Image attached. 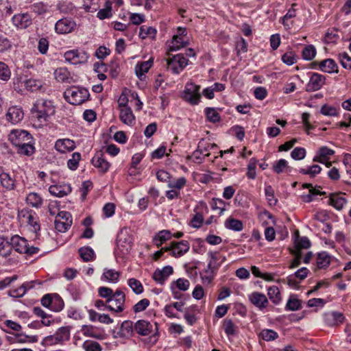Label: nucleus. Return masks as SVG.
I'll return each mask as SVG.
<instances>
[{
  "label": "nucleus",
  "mask_w": 351,
  "mask_h": 351,
  "mask_svg": "<svg viewBox=\"0 0 351 351\" xmlns=\"http://www.w3.org/2000/svg\"><path fill=\"white\" fill-rule=\"evenodd\" d=\"M80 257L84 262L93 261L95 258V254L93 250L90 247H82L78 250Z\"/></svg>",
  "instance_id": "37"
},
{
  "label": "nucleus",
  "mask_w": 351,
  "mask_h": 351,
  "mask_svg": "<svg viewBox=\"0 0 351 351\" xmlns=\"http://www.w3.org/2000/svg\"><path fill=\"white\" fill-rule=\"evenodd\" d=\"M30 10L38 14H43L49 11V6L47 4H45L43 2H38L34 3L30 6Z\"/></svg>",
  "instance_id": "49"
},
{
  "label": "nucleus",
  "mask_w": 351,
  "mask_h": 351,
  "mask_svg": "<svg viewBox=\"0 0 351 351\" xmlns=\"http://www.w3.org/2000/svg\"><path fill=\"white\" fill-rule=\"evenodd\" d=\"M288 163L285 159H280L276 161L273 165V170L276 173H280L285 171V169H288Z\"/></svg>",
  "instance_id": "60"
},
{
  "label": "nucleus",
  "mask_w": 351,
  "mask_h": 351,
  "mask_svg": "<svg viewBox=\"0 0 351 351\" xmlns=\"http://www.w3.org/2000/svg\"><path fill=\"white\" fill-rule=\"evenodd\" d=\"M302 308L301 302L294 295H291L285 306L287 311H295Z\"/></svg>",
  "instance_id": "40"
},
{
  "label": "nucleus",
  "mask_w": 351,
  "mask_h": 351,
  "mask_svg": "<svg viewBox=\"0 0 351 351\" xmlns=\"http://www.w3.org/2000/svg\"><path fill=\"white\" fill-rule=\"evenodd\" d=\"M153 64V60L149 59L147 61L138 62L135 66V73L141 80L145 77V73H147Z\"/></svg>",
  "instance_id": "24"
},
{
  "label": "nucleus",
  "mask_w": 351,
  "mask_h": 351,
  "mask_svg": "<svg viewBox=\"0 0 351 351\" xmlns=\"http://www.w3.org/2000/svg\"><path fill=\"white\" fill-rule=\"evenodd\" d=\"M18 152L21 154L29 156L34 153L35 148L32 143H23V144L18 147Z\"/></svg>",
  "instance_id": "47"
},
{
  "label": "nucleus",
  "mask_w": 351,
  "mask_h": 351,
  "mask_svg": "<svg viewBox=\"0 0 351 351\" xmlns=\"http://www.w3.org/2000/svg\"><path fill=\"white\" fill-rule=\"evenodd\" d=\"M250 302L259 310L265 308L269 304L266 295L262 293L254 291L248 296Z\"/></svg>",
  "instance_id": "14"
},
{
  "label": "nucleus",
  "mask_w": 351,
  "mask_h": 351,
  "mask_svg": "<svg viewBox=\"0 0 351 351\" xmlns=\"http://www.w3.org/2000/svg\"><path fill=\"white\" fill-rule=\"evenodd\" d=\"M13 25L18 29H26L32 24V19L28 13L17 14L12 16Z\"/></svg>",
  "instance_id": "12"
},
{
  "label": "nucleus",
  "mask_w": 351,
  "mask_h": 351,
  "mask_svg": "<svg viewBox=\"0 0 351 351\" xmlns=\"http://www.w3.org/2000/svg\"><path fill=\"white\" fill-rule=\"evenodd\" d=\"M81 160V154L79 152H74L71 155V158L67 161V166L71 170H76L78 167L79 162Z\"/></svg>",
  "instance_id": "50"
},
{
  "label": "nucleus",
  "mask_w": 351,
  "mask_h": 351,
  "mask_svg": "<svg viewBox=\"0 0 351 351\" xmlns=\"http://www.w3.org/2000/svg\"><path fill=\"white\" fill-rule=\"evenodd\" d=\"M156 34V29L152 27L143 25L140 27L139 37L145 39L147 37L154 38Z\"/></svg>",
  "instance_id": "44"
},
{
  "label": "nucleus",
  "mask_w": 351,
  "mask_h": 351,
  "mask_svg": "<svg viewBox=\"0 0 351 351\" xmlns=\"http://www.w3.org/2000/svg\"><path fill=\"white\" fill-rule=\"evenodd\" d=\"M120 276L121 274L119 271L113 269L105 268L101 276V280L115 284L119 282Z\"/></svg>",
  "instance_id": "26"
},
{
  "label": "nucleus",
  "mask_w": 351,
  "mask_h": 351,
  "mask_svg": "<svg viewBox=\"0 0 351 351\" xmlns=\"http://www.w3.org/2000/svg\"><path fill=\"white\" fill-rule=\"evenodd\" d=\"M55 228L60 232H65L71 226L72 221H61L59 219H56L55 221Z\"/></svg>",
  "instance_id": "55"
},
{
  "label": "nucleus",
  "mask_w": 351,
  "mask_h": 351,
  "mask_svg": "<svg viewBox=\"0 0 351 351\" xmlns=\"http://www.w3.org/2000/svg\"><path fill=\"white\" fill-rule=\"evenodd\" d=\"M320 113L328 117H335L338 114L337 109L335 107L327 104H324L322 106Z\"/></svg>",
  "instance_id": "62"
},
{
  "label": "nucleus",
  "mask_w": 351,
  "mask_h": 351,
  "mask_svg": "<svg viewBox=\"0 0 351 351\" xmlns=\"http://www.w3.org/2000/svg\"><path fill=\"white\" fill-rule=\"evenodd\" d=\"M173 269L171 266H165L162 269H157L153 274V279L160 285H162L165 281L173 274Z\"/></svg>",
  "instance_id": "17"
},
{
  "label": "nucleus",
  "mask_w": 351,
  "mask_h": 351,
  "mask_svg": "<svg viewBox=\"0 0 351 351\" xmlns=\"http://www.w3.org/2000/svg\"><path fill=\"white\" fill-rule=\"evenodd\" d=\"M169 249L170 254L175 257L179 258L187 253L190 249V243L188 241L182 240L181 241H172L167 246Z\"/></svg>",
  "instance_id": "9"
},
{
  "label": "nucleus",
  "mask_w": 351,
  "mask_h": 351,
  "mask_svg": "<svg viewBox=\"0 0 351 351\" xmlns=\"http://www.w3.org/2000/svg\"><path fill=\"white\" fill-rule=\"evenodd\" d=\"M322 171V167L318 165H313L308 169H300L299 172L303 175H308L311 178H314Z\"/></svg>",
  "instance_id": "45"
},
{
  "label": "nucleus",
  "mask_w": 351,
  "mask_h": 351,
  "mask_svg": "<svg viewBox=\"0 0 351 351\" xmlns=\"http://www.w3.org/2000/svg\"><path fill=\"white\" fill-rule=\"evenodd\" d=\"M26 202L33 208L41 207L43 200L40 195L34 192L29 193L26 197Z\"/></svg>",
  "instance_id": "32"
},
{
  "label": "nucleus",
  "mask_w": 351,
  "mask_h": 351,
  "mask_svg": "<svg viewBox=\"0 0 351 351\" xmlns=\"http://www.w3.org/2000/svg\"><path fill=\"white\" fill-rule=\"evenodd\" d=\"M188 59L179 53L167 59V69L174 74H179L188 64Z\"/></svg>",
  "instance_id": "6"
},
{
  "label": "nucleus",
  "mask_w": 351,
  "mask_h": 351,
  "mask_svg": "<svg viewBox=\"0 0 351 351\" xmlns=\"http://www.w3.org/2000/svg\"><path fill=\"white\" fill-rule=\"evenodd\" d=\"M205 112L208 120L212 123H218L220 121L219 114L213 108H206Z\"/></svg>",
  "instance_id": "53"
},
{
  "label": "nucleus",
  "mask_w": 351,
  "mask_h": 351,
  "mask_svg": "<svg viewBox=\"0 0 351 351\" xmlns=\"http://www.w3.org/2000/svg\"><path fill=\"white\" fill-rule=\"evenodd\" d=\"M32 135L25 130H15L9 134V140L17 147L22 145L23 143H32Z\"/></svg>",
  "instance_id": "7"
},
{
  "label": "nucleus",
  "mask_w": 351,
  "mask_h": 351,
  "mask_svg": "<svg viewBox=\"0 0 351 351\" xmlns=\"http://www.w3.org/2000/svg\"><path fill=\"white\" fill-rule=\"evenodd\" d=\"M172 237V234L169 230H162L159 231L154 237L153 241L154 244L159 247L165 241L169 240Z\"/></svg>",
  "instance_id": "30"
},
{
  "label": "nucleus",
  "mask_w": 351,
  "mask_h": 351,
  "mask_svg": "<svg viewBox=\"0 0 351 351\" xmlns=\"http://www.w3.org/2000/svg\"><path fill=\"white\" fill-rule=\"evenodd\" d=\"M57 8L60 12L64 14H73L77 12V8L74 4L69 1H63L59 3L57 5Z\"/></svg>",
  "instance_id": "38"
},
{
  "label": "nucleus",
  "mask_w": 351,
  "mask_h": 351,
  "mask_svg": "<svg viewBox=\"0 0 351 351\" xmlns=\"http://www.w3.org/2000/svg\"><path fill=\"white\" fill-rule=\"evenodd\" d=\"M119 118L124 124L129 126H132L135 123V117L131 108H121Z\"/></svg>",
  "instance_id": "25"
},
{
  "label": "nucleus",
  "mask_w": 351,
  "mask_h": 351,
  "mask_svg": "<svg viewBox=\"0 0 351 351\" xmlns=\"http://www.w3.org/2000/svg\"><path fill=\"white\" fill-rule=\"evenodd\" d=\"M210 207L214 210H219V215H222L226 210V202L221 199L213 198L210 202Z\"/></svg>",
  "instance_id": "51"
},
{
  "label": "nucleus",
  "mask_w": 351,
  "mask_h": 351,
  "mask_svg": "<svg viewBox=\"0 0 351 351\" xmlns=\"http://www.w3.org/2000/svg\"><path fill=\"white\" fill-rule=\"evenodd\" d=\"M125 294L123 291L117 289L110 299L106 300L108 310L115 313H121L124 310Z\"/></svg>",
  "instance_id": "5"
},
{
  "label": "nucleus",
  "mask_w": 351,
  "mask_h": 351,
  "mask_svg": "<svg viewBox=\"0 0 351 351\" xmlns=\"http://www.w3.org/2000/svg\"><path fill=\"white\" fill-rule=\"evenodd\" d=\"M69 328L68 327H61L57 330V332L54 335L47 337L45 340L47 342L53 344L68 340L69 339Z\"/></svg>",
  "instance_id": "13"
},
{
  "label": "nucleus",
  "mask_w": 351,
  "mask_h": 351,
  "mask_svg": "<svg viewBox=\"0 0 351 351\" xmlns=\"http://www.w3.org/2000/svg\"><path fill=\"white\" fill-rule=\"evenodd\" d=\"M335 154V151L326 146L321 147L317 152L316 156H314L313 162L319 163H324L325 160L329 159V156H332Z\"/></svg>",
  "instance_id": "21"
},
{
  "label": "nucleus",
  "mask_w": 351,
  "mask_h": 351,
  "mask_svg": "<svg viewBox=\"0 0 351 351\" xmlns=\"http://www.w3.org/2000/svg\"><path fill=\"white\" fill-rule=\"evenodd\" d=\"M257 160L252 158L250 160L249 164L247 165V176L248 178L254 180L256 177V168L257 165Z\"/></svg>",
  "instance_id": "52"
},
{
  "label": "nucleus",
  "mask_w": 351,
  "mask_h": 351,
  "mask_svg": "<svg viewBox=\"0 0 351 351\" xmlns=\"http://www.w3.org/2000/svg\"><path fill=\"white\" fill-rule=\"evenodd\" d=\"M63 307L64 302L62 299L58 294L53 295V302L50 308L54 311L59 312L62 310Z\"/></svg>",
  "instance_id": "54"
},
{
  "label": "nucleus",
  "mask_w": 351,
  "mask_h": 351,
  "mask_svg": "<svg viewBox=\"0 0 351 351\" xmlns=\"http://www.w3.org/2000/svg\"><path fill=\"white\" fill-rule=\"evenodd\" d=\"M23 115L24 113L21 108L12 106L8 108L5 117L8 121L12 124H16L23 119Z\"/></svg>",
  "instance_id": "15"
},
{
  "label": "nucleus",
  "mask_w": 351,
  "mask_h": 351,
  "mask_svg": "<svg viewBox=\"0 0 351 351\" xmlns=\"http://www.w3.org/2000/svg\"><path fill=\"white\" fill-rule=\"evenodd\" d=\"M65 99L73 105H80L88 99L90 96L88 89L73 86L67 88L64 93Z\"/></svg>",
  "instance_id": "3"
},
{
  "label": "nucleus",
  "mask_w": 351,
  "mask_h": 351,
  "mask_svg": "<svg viewBox=\"0 0 351 351\" xmlns=\"http://www.w3.org/2000/svg\"><path fill=\"white\" fill-rule=\"evenodd\" d=\"M85 351H101L100 344L94 341H86L82 346Z\"/></svg>",
  "instance_id": "58"
},
{
  "label": "nucleus",
  "mask_w": 351,
  "mask_h": 351,
  "mask_svg": "<svg viewBox=\"0 0 351 351\" xmlns=\"http://www.w3.org/2000/svg\"><path fill=\"white\" fill-rule=\"evenodd\" d=\"M134 330L140 335L147 336L152 332V325L146 320H138L134 324Z\"/></svg>",
  "instance_id": "22"
},
{
  "label": "nucleus",
  "mask_w": 351,
  "mask_h": 351,
  "mask_svg": "<svg viewBox=\"0 0 351 351\" xmlns=\"http://www.w3.org/2000/svg\"><path fill=\"white\" fill-rule=\"evenodd\" d=\"M317 51L315 47L313 45L305 46L302 50V56L305 60H312L316 56Z\"/></svg>",
  "instance_id": "42"
},
{
  "label": "nucleus",
  "mask_w": 351,
  "mask_h": 351,
  "mask_svg": "<svg viewBox=\"0 0 351 351\" xmlns=\"http://www.w3.org/2000/svg\"><path fill=\"white\" fill-rule=\"evenodd\" d=\"M12 252V246L10 241L8 238L0 236V256L7 257L10 255Z\"/></svg>",
  "instance_id": "34"
},
{
  "label": "nucleus",
  "mask_w": 351,
  "mask_h": 351,
  "mask_svg": "<svg viewBox=\"0 0 351 351\" xmlns=\"http://www.w3.org/2000/svg\"><path fill=\"white\" fill-rule=\"evenodd\" d=\"M224 226L226 228L236 232H240L243 229V222L241 220L232 217H229L226 220Z\"/></svg>",
  "instance_id": "35"
},
{
  "label": "nucleus",
  "mask_w": 351,
  "mask_h": 351,
  "mask_svg": "<svg viewBox=\"0 0 351 351\" xmlns=\"http://www.w3.org/2000/svg\"><path fill=\"white\" fill-rule=\"evenodd\" d=\"M49 192L56 197H62L71 192L70 184H53L49 186Z\"/></svg>",
  "instance_id": "18"
},
{
  "label": "nucleus",
  "mask_w": 351,
  "mask_h": 351,
  "mask_svg": "<svg viewBox=\"0 0 351 351\" xmlns=\"http://www.w3.org/2000/svg\"><path fill=\"white\" fill-rule=\"evenodd\" d=\"M134 330L133 322L130 320H125L121 324L118 335L121 337H129L132 336Z\"/></svg>",
  "instance_id": "29"
},
{
  "label": "nucleus",
  "mask_w": 351,
  "mask_h": 351,
  "mask_svg": "<svg viewBox=\"0 0 351 351\" xmlns=\"http://www.w3.org/2000/svg\"><path fill=\"white\" fill-rule=\"evenodd\" d=\"M200 86L187 82L182 94V98L191 105H197L201 99Z\"/></svg>",
  "instance_id": "4"
},
{
  "label": "nucleus",
  "mask_w": 351,
  "mask_h": 351,
  "mask_svg": "<svg viewBox=\"0 0 351 351\" xmlns=\"http://www.w3.org/2000/svg\"><path fill=\"white\" fill-rule=\"evenodd\" d=\"M32 112L40 122H43L47 121L48 117L55 113V109L51 101L39 99L34 104Z\"/></svg>",
  "instance_id": "2"
},
{
  "label": "nucleus",
  "mask_w": 351,
  "mask_h": 351,
  "mask_svg": "<svg viewBox=\"0 0 351 351\" xmlns=\"http://www.w3.org/2000/svg\"><path fill=\"white\" fill-rule=\"evenodd\" d=\"M266 199L270 206H276L278 199L274 196V191L271 186L267 185L265 188Z\"/></svg>",
  "instance_id": "48"
},
{
  "label": "nucleus",
  "mask_w": 351,
  "mask_h": 351,
  "mask_svg": "<svg viewBox=\"0 0 351 351\" xmlns=\"http://www.w3.org/2000/svg\"><path fill=\"white\" fill-rule=\"evenodd\" d=\"M223 328L228 337L234 336L238 333V326L230 319L223 320Z\"/></svg>",
  "instance_id": "33"
},
{
  "label": "nucleus",
  "mask_w": 351,
  "mask_h": 351,
  "mask_svg": "<svg viewBox=\"0 0 351 351\" xmlns=\"http://www.w3.org/2000/svg\"><path fill=\"white\" fill-rule=\"evenodd\" d=\"M186 45V43L183 40L182 37L180 36H173L171 45L169 46V51H178Z\"/></svg>",
  "instance_id": "46"
},
{
  "label": "nucleus",
  "mask_w": 351,
  "mask_h": 351,
  "mask_svg": "<svg viewBox=\"0 0 351 351\" xmlns=\"http://www.w3.org/2000/svg\"><path fill=\"white\" fill-rule=\"evenodd\" d=\"M319 69L326 73H337L338 66L333 59L328 58L319 63Z\"/></svg>",
  "instance_id": "27"
},
{
  "label": "nucleus",
  "mask_w": 351,
  "mask_h": 351,
  "mask_svg": "<svg viewBox=\"0 0 351 351\" xmlns=\"http://www.w3.org/2000/svg\"><path fill=\"white\" fill-rule=\"evenodd\" d=\"M11 76V71L8 66L3 62H0V80L8 81Z\"/></svg>",
  "instance_id": "57"
},
{
  "label": "nucleus",
  "mask_w": 351,
  "mask_h": 351,
  "mask_svg": "<svg viewBox=\"0 0 351 351\" xmlns=\"http://www.w3.org/2000/svg\"><path fill=\"white\" fill-rule=\"evenodd\" d=\"M326 77L318 73H311L310 79L306 85L307 92H314L320 90L325 84Z\"/></svg>",
  "instance_id": "10"
},
{
  "label": "nucleus",
  "mask_w": 351,
  "mask_h": 351,
  "mask_svg": "<svg viewBox=\"0 0 351 351\" xmlns=\"http://www.w3.org/2000/svg\"><path fill=\"white\" fill-rule=\"evenodd\" d=\"M76 27L75 22L68 18L58 20L55 25V29L58 34H68L71 32Z\"/></svg>",
  "instance_id": "11"
},
{
  "label": "nucleus",
  "mask_w": 351,
  "mask_h": 351,
  "mask_svg": "<svg viewBox=\"0 0 351 351\" xmlns=\"http://www.w3.org/2000/svg\"><path fill=\"white\" fill-rule=\"evenodd\" d=\"M204 217L199 213H197L191 219L190 225L194 228H199L204 223Z\"/></svg>",
  "instance_id": "61"
},
{
  "label": "nucleus",
  "mask_w": 351,
  "mask_h": 351,
  "mask_svg": "<svg viewBox=\"0 0 351 351\" xmlns=\"http://www.w3.org/2000/svg\"><path fill=\"white\" fill-rule=\"evenodd\" d=\"M345 195L342 193L331 194L329 198L330 204L337 210H341L347 202Z\"/></svg>",
  "instance_id": "23"
},
{
  "label": "nucleus",
  "mask_w": 351,
  "mask_h": 351,
  "mask_svg": "<svg viewBox=\"0 0 351 351\" xmlns=\"http://www.w3.org/2000/svg\"><path fill=\"white\" fill-rule=\"evenodd\" d=\"M0 182L1 186L7 191L14 189V180L8 173L3 172L0 170Z\"/></svg>",
  "instance_id": "31"
},
{
  "label": "nucleus",
  "mask_w": 351,
  "mask_h": 351,
  "mask_svg": "<svg viewBox=\"0 0 351 351\" xmlns=\"http://www.w3.org/2000/svg\"><path fill=\"white\" fill-rule=\"evenodd\" d=\"M345 317L341 313L334 311L325 315V322L329 326H334L338 323H342Z\"/></svg>",
  "instance_id": "28"
},
{
  "label": "nucleus",
  "mask_w": 351,
  "mask_h": 351,
  "mask_svg": "<svg viewBox=\"0 0 351 351\" xmlns=\"http://www.w3.org/2000/svg\"><path fill=\"white\" fill-rule=\"evenodd\" d=\"M91 162L101 173L108 171L110 166V164L104 158V154L101 152L95 154L91 160Z\"/></svg>",
  "instance_id": "16"
},
{
  "label": "nucleus",
  "mask_w": 351,
  "mask_h": 351,
  "mask_svg": "<svg viewBox=\"0 0 351 351\" xmlns=\"http://www.w3.org/2000/svg\"><path fill=\"white\" fill-rule=\"evenodd\" d=\"M262 339L265 341H272L275 340L278 337V335L276 332L270 329H264L261 332Z\"/></svg>",
  "instance_id": "59"
},
{
  "label": "nucleus",
  "mask_w": 351,
  "mask_h": 351,
  "mask_svg": "<svg viewBox=\"0 0 351 351\" xmlns=\"http://www.w3.org/2000/svg\"><path fill=\"white\" fill-rule=\"evenodd\" d=\"M331 257L326 252H322L317 254V266L319 269H324L330 263Z\"/></svg>",
  "instance_id": "36"
},
{
  "label": "nucleus",
  "mask_w": 351,
  "mask_h": 351,
  "mask_svg": "<svg viewBox=\"0 0 351 351\" xmlns=\"http://www.w3.org/2000/svg\"><path fill=\"white\" fill-rule=\"evenodd\" d=\"M56 79L59 82H65L69 79V72L65 68H58L54 72Z\"/></svg>",
  "instance_id": "56"
},
{
  "label": "nucleus",
  "mask_w": 351,
  "mask_h": 351,
  "mask_svg": "<svg viewBox=\"0 0 351 351\" xmlns=\"http://www.w3.org/2000/svg\"><path fill=\"white\" fill-rule=\"evenodd\" d=\"M341 66L345 69H351V58L346 52L339 54Z\"/></svg>",
  "instance_id": "64"
},
{
  "label": "nucleus",
  "mask_w": 351,
  "mask_h": 351,
  "mask_svg": "<svg viewBox=\"0 0 351 351\" xmlns=\"http://www.w3.org/2000/svg\"><path fill=\"white\" fill-rule=\"evenodd\" d=\"M112 16V3L110 1H106L105 3V7L98 11L97 14V18L101 20L105 19H109Z\"/></svg>",
  "instance_id": "41"
},
{
  "label": "nucleus",
  "mask_w": 351,
  "mask_h": 351,
  "mask_svg": "<svg viewBox=\"0 0 351 351\" xmlns=\"http://www.w3.org/2000/svg\"><path fill=\"white\" fill-rule=\"evenodd\" d=\"M128 286L132 289L133 292L139 295L143 292V287L142 283L137 279L132 278L128 280Z\"/></svg>",
  "instance_id": "43"
},
{
  "label": "nucleus",
  "mask_w": 351,
  "mask_h": 351,
  "mask_svg": "<svg viewBox=\"0 0 351 351\" xmlns=\"http://www.w3.org/2000/svg\"><path fill=\"white\" fill-rule=\"evenodd\" d=\"M267 295L269 298L275 304H278L281 302L280 292L278 287L272 286L268 288Z\"/></svg>",
  "instance_id": "39"
},
{
  "label": "nucleus",
  "mask_w": 351,
  "mask_h": 351,
  "mask_svg": "<svg viewBox=\"0 0 351 351\" xmlns=\"http://www.w3.org/2000/svg\"><path fill=\"white\" fill-rule=\"evenodd\" d=\"M10 243L12 250L14 248L15 251L21 254H24L25 252L27 251L28 241L23 237H21L19 235H14L11 238Z\"/></svg>",
  "instance_id": "19"
},
{
  "label": "nucleus",
  "mask_w": 351,
  "mask_h": 351,
  "mask_svg": "<svg viewBox=\"0 0 351 351\" xmlns=\"http://www.w3.org/2000/svg\"><path fill=\"white\" fill-rule=\"evenodd\" d=\"M14 90L23 94L24 92H45V83L39 79L29 77L27 75H19L14 79Z\"/></svg>",
  "instance_id": "1"
},
{
  "label": "nucleus",
  "mask_w": 351,
  "mask_h": 351,
  "mask_svg": "<svg viewBox=\"0 0 351 351\" xmlns=\"http://www.w3.org/2000/svg\"><path fill=\"white\" fill-rule=\"evenodd\" d=\"M55 148L60 153H66L73 150L75 143L69 138L58 139L55 143Z\"/></svg>",
  "instance_id": "20"
},
{
  "label": "nucleus",
  "mask_w": 351,
  "mask_h": 351,
  "mask_svg": "<svg viewBox=\"0 0 351 351\" xmlns=\"http://www.w3.org/2000/svg\"><path fill=\"white\" fill-rule=\"evenodd\" d=\"M64 57L69 63L78 64L86 63L89 58V55L85 51L70 50L64 53Z\"/></svg>",
  "instance_id": "8"
},
{
  "label": "nucleus",
  "mask_w": 351,
  "mask_h": 351,
  "mask_svg": "<svg viewBox=\"0 0 351 351\" xmlns=\"http://www.w3.org/2000/svg\"><path fill=\"white\" fill-rule=\"evenodd\" d=\"M281 59L285 64L289 66L293 64L296 62V56L293 51L286 52L282 55Z\"/></svg>",
  "instance_id": "63"
}]
</instances>
